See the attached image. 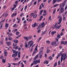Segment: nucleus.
<instances>
[{"instance_id":"obj_19","label":"nucleus","mask_w":67,"mask_h":67,"mask_svg":"<svg viewBox=\"0 0 67 67\" xmlns=\"http://www.w3.org/2000/svg\"><path fill=\"white\" fill-rule=\"evenodd\" d=\"M41 27V24H39L37 28V29H40Z\"/></svg>"},{"instance_id":"obj_36","label":"nucleus","mask_w":67,"mask_h":67,"mask_svg":"<svg viewBox=\"0 0 67 67\" xmlns=\"http://www.w3.org/2000/svg\"><path fill=\"white\" fill-rule=\"evenodd\" d=\"M67 44V41H65L64 42L63 44L64 45H66Z\"/></svg>"},{"instance_id":"obj_11","label":"nucleus","mask_w":67,"mask_h":67,"mask_svg":"<svg viewBox=\"0 0 67 67\" xmlns=\"http://www.w3.org/2000/svg\"><path fill=\"white\" fill-rule=\"evenodd\" d=\"M41 28H43V27H44V26H45V24L44 23V22H43L41 24Z\"/></svg>"},{"instance_id":"obj_61","label":"nucleus","mask_w":67,"mask_h":67,"mask_svg":"<svg viewBox=\"0 0 67 67\" xmlns=\"http://www.w3.org/2000/svg\"><path fill=\"white\" fill-rule=\"evenodd\" d=\"M51 45H52V46H54V42H53L52 43Z\"/></svg>"},{"instance_id":"obj_33","label":"nucleus","mask_w":67,"mask_h":67,"mask_svg":"<svg viewBox=\"0 0 67 67\" xmlns=\"http://www.w3.org/2000/svg\"><path fill=\"white\" fill-rule=\"evenodd\" d=\"M63 21H66V17H64L63 18Z\"/></svg>"},{"instance_id":"obj_47","label":"nucleus","mask_w":67,"mask_h":67,"mask_svg":"<svg viewBox=\"0 0 67 67\" xmlns=\"http://www.w3.org/2000/svg\"><path fill=\"white\" fill-rule=\"evenodd\" d=\"M42 6V7L43 8H44V4H43V3H42L41 4Z\"/></svg>"},{"instance_id":"obj_2","label":"nucleus","mask_w":67,"mask_h":67,"mask_svg":"<svg viewBox=\"0 0 67 67\" xmlns=\"http://www.w3.org/2000/svg\"><path fill=\"white\" fill-rule=\"evenodd\" d=\"M33 43H34V42L32 41V40H31L28 42V46H29L30 45L29 47V48L32 46L33 44Z\"/></svg>"},{"instance_id":"obj_15","label":"nucleus","mask_w":67,"mask_h":67,"mask_svg":"<svg viewBox=\"0 0 67 67\" xmlns=\"http://www.w3.org/2000/svg\"><path fill=\"white\" fill-rule=\"evenodd\" d=\"M24 38L25 40L26 41H28L29 40V38H28V37H27L26 36L24 37Z\"/></svg>"},{"instance_id":"obj_18","label":"nucleus","mask_w":67,"mask_h":67,"mask_svg":"<svg viewBox=\"0 0 67 67\" xmlns=\"http://www.w3.org/2000/svg\"><path fill=\"white\" fill-rule=\"evenodd\" d=\"M33 0H32L30 3V4L29 5V7H31L32 5L33 4Z\"/></svg>"},{"instance_id":"obj_45","label":"nucleus","mask_w":67,"mask_h":67,"mask_svg":"<svg viewBox=\"0 0 67 67\" xmlns=\"http://www.w3.org/2000/svg\"><path fill=\"white\" fill-rule=\"evenodd\" d=\"M18 47L19 46H17L16 47H15V49H17Z\"/></svg>"},{"instance_id":"obj_9","label":"nucleus","mask_w":67,"mask_h":67,"mask_svg":"<svg viewBox=\"0 0 67 67\" xmlns=\"http://www.w3.org/2000/svg\"><path fill=\"white\" fill-rule=\"evenodd\" d=\"M62 21V16L60 17L59 18V22H58V24H60V23H61Z\"/></svg>"},{"instance_id":"obj_38","label":"nucleus","mask_w":67,"mask_h":67,"mask_svg":"<svg viewBox=\"0 0 67 67\" xmlns=\"http://www.w3.org/2000/svg\"><path fill=\"white\" fill-rule=\"evenodd\" d=\"M57 62H55L54 65V67H56V66H57Z\"/></svg>"},{"instance_id":"obj_40","label":"nucleus","mask_w":67,"mask_h":67,"mask_svg":"<svg viewBox=\"0 0 67 67\" xmlns=\"http://www.w3.org/2000/svg\"><path fill=\"white\" fill-rule=\"evenodd\" d=\"M67 2V0H65V1H64V2H63V4H65Z\"/></svg>"},{"instance_id":"obj_16","label":"nucleus","mask_w":67,"mask_h":67,"mask_svg":"<svg viewBox=\"0 0 67 67\" xmlns=\"http://www.w3.org/2000/svg\"><path fill=\"white\" fill-rule=\"evenodd\" d=\"M38 46V45H37L36 46V47L35 48V49L34 51H36L37 52H38V51H37V46Z\"/></svg>"},{"instance_id":"obj_13","label":"nucleus","mask_w":67,"mask_h":67,"mask_svg":"<svg viewBox=\"0 0 67 67\" xmlns=\"http://www.w3.org/2000/svg\"><path fill=\"white\" fill-rule=\"evenodd\" d=\"M4 56H5V57H6V56H7V54H8V52H7V51L6 50L4 51Z\"/></svg>"},{"instance_id":"obj_30","label":"nucleus","mask_w":67,"mask_h":67,"mask_svg":"<svg viewBox=\"0 0 67 67\" xmlns=\"http://www.w3.org/2000/svg\"><path fill=\"white\" fill-rule=\"evenodd\" d=\"M33 17L34 18H36L37 17V15L36 14L35 15H34Z\"/></svg>"},{"instance_id":"obj_17","label":"nucleus","mask_w":67,"mask_h":67,"mask_svg":"<svg viewBox=\"0 0 67 67\" xmlns=\"http://www.w3.org/2000/svg\"><path fill=\"white\" fill-rule=\"evenodd\" d=\"M46 64H48V61L47 60L45 61L44 62V63L46 64Z\"/></svg>"},{"instance_id":"obj_52","label":"nucleus","mask_w":67,"mask_h":67,"mask_svg":"<svg viewBox=\"0 0 67 67\" xmlns=\"http://www.w3.org/2000/svg\"><path fill=\"white\" fill-rule=\"evenodd\" d=\"M32 21V19H30L28 21L29 22H31Z\"/></svg>"},{"instance_id":"obj_29","label":"nucleus","mask_w":67,"mask_h":67,"mask_svg":"<svg viewBox=\"0 0 67 67\" xmlns=\"http://www.w3.org/2000/svg\"><path fill=\"white\" fill-rule=\"evenodd\" d=\"M18 40H15V44H18Z\"/></svg>"},{"instance_id":"obj_32","label":"nucleus","mask_w":67,"mask_h":67,"mask_svg":"<svg viewBox=\"0 0 67 67\" xmlns=\"http://www.w3.org/2000/svg\"><path fill=\"white\" fill-rule=\"evenodd\" d=\"M37 53V52L36 51H35L33 52L32 54V56H33V55L34 54H35V53Z\"/></svg>"},{"instance_id":"obj_41","label":"nucleus","mask_w":67,"mask_h":67,"mask_svg":"<svg viewBox=\"0 0 67 67\" xmlns=\"http://www.w3.org/2000/svg\"><path fill=\"white\" fill-rule=\"evenodd\" d=\"M0 25H1V26H2L3 25V23L1 21L0 23Z\"/></svg>"},{"instance_id":"obj_3","label":"nucleus","mask_w":67,"mask_h":67,"mask_svg":"<svg viewBox=\"0 0 67 67\" xmlns=\"http://www.w3.org/2000/svg\"><path fill=\"white\" fill-rule=\"evenodd\" d=\"M62 53L63 52L61 51L59 53L60 56H61V57H62V58H64V57L66 58L67 57L66 53L63 54Z\"/></svg>"},{"instance_id":"obj_4","label":"nucleus","mask_w":67,"mask_h":67,"mask_svg":"<svg viewBox=\"0 0 67 67\" xmlns=\"http://www.w3.org/2000/svg\"><path fill=\"white\" fill-rule=\"evenodd\" d=\"M58 24V23H56L54 25V27L55 29H59V28H60V27H61V25H60L59 26L58 25H57Z\"/></svg>"},{"instance_id":"obj_39","label":"nucleus","mask_w":67,"mask_h":67,"mask_svg":"<svg viewBox=\"0 0 67 67\" xmlns=\"http://www.w3.org/2000/svg\"><path fill=\"white\" fill-rule=\"evenodd\" d=\"M19 34H20V32H19L18 31L16 32V34L17 35H18Z\"/></svg>"},{"instance_id":"obj_6","label":"nucleus","mask_w":67,"mask_h":67,"mask_svg":"<svg viewBox=\"0 0 67 67\" xmlns=\"http://www.w3.org/2000/svg\"><path fill=\"white\" fill-rule=\"evenodd\" d=\"M18 52H19L18 51H17L15 54H13L12 55V57H16V56L18 55Z\"/></svg>"},{"instance_id":"obj_24","label":"nucleus","mask_w":67,"mask_h":67,"mask_svg":"<svg viewBox=\"0 0 67 67\" xmlns=\"http://www.w3.org/2000/svg\"><path fill=\"white\" fill-rule=\"evenodd\" d=\"M32 38V35H30L29 36L28 39H29V40H30V39H31Z\"/></svg>"},{"instance_id":"obj_63","label":"nucleus","mask_w":67,"mask_h":67,"mask_svg":"<svg viewBox=\"0 0 67 67\" xmlns=\"http://www.w3.org/2000/svg\"><path fill=\"white\" fill-rule=\"evenodd\" d=\"M64 41H62V42H61V44H64Z\"/></svg>"},{"instance_id":"obj_54","label":"nucleus","mask_w":67,"mask_h":67,"mask_svg":"<svg viewBox=\"0 0 67 67\" xmlns=\"http://www.w3.org/2000/svg\"><path fill=\"white\" fill-rule=\"evenodd\" d=\"M39 54H37L36 56H35V58H37Z\"/></svg>"},{"instance_id":"obj_7","label":"nucleus","mask_w":67,"mask_h":67,"mask_svg":"<svg viewBox=\"0 0 67 67\" xmlns=\"http://www.w3.org/2000/svg\"><path fill=\"white\" fill-rule=\"evenodd\" d=\"M59 42H56V41H55L54 43V47H56V46H57V45H59Z\"/></svg>"},{"instance_id":"obj_43","label":"nucleus","mask_w":67,"mask_h":67,"mask_svg":"<svg viewBox=\"0 0 67 67\" xmlns=\"http://www.w3.org/2000/svg\"><path fill=\"white\" fill-rule=\"evenodd\" d=\"M21 64L22 65H21V67H24V64L22 62L21 63Z\"/></svg>"},{"instance_id":"obj_22","label":"nucleus","mask_w":67,"mask_h":67,"mask_svg":"<svg viewBox=\"0 0 67 67\" xmlns=\"http://www.w3.org/2000/svg\"><path fill=\"white\" fill-rule=\"evenodd\" d=\"M43 10L42 9L40 12V13L39 14V15H41L42 14V13H43Z\"/></svg>"},{"instance_id":"obj_51","label":"nucleus","mask_w":67,"mask_h":67,"mask_svg":"<svg viewBox=\"0 0 67 67\" xmlns=\"http://www.w3.org/2000/svg\"><path fill=\"white\" fill-rule=\"evenodd\" d=\"M24 24H25L26 23V20H25L23 22Z\"/></svg>"},{"instance_id":"obj_25","label":"nucleus","mask_w":67,"mask_h":67,"mask_svg":"<svg viewBox=\"0 0 67 67\" xmlns=\"http://www.w3.org/2000/svg\"><path fill=\"white\" fill-rule=\"evenodd\" d=\"M25 47H27L28 46V45H27V43H26V42L25 43Z\"/></svg>"},{"instance_id":"obj_27","label":"nucleus","mask_w":67,"mask_h":67,"mask_svg":"<svg viewBox=\"0 0 67 67\" xmlns=\"http://www.w3.org/2000/svg\"><path fill=\"white\" fill-rule=\"evenodd\" d=\"M42 38V37H40L38 39V40L37 42H40V41L41 40V39Z\"/></svg>"},{"instance_id":"obj_5","label":"nucleus","mask_w":67,"mask_h":67,"mask_svg":"<svg viewBox=\"0 0 67 67\" xmlns=\"http://www.w3.org/2000/svg\"><path fill=\"white\" fill-rule=\"evenodd\" d=\"M63 0H53L52 3L53 4H54L56 3V1L57 2H60V1H62Z\"/></svg>"},{"instance_id":"obj_59","label":"nucleus","mask_w":67,"mask_h":67,"mask_svg":"<svg viewBox=\"0 0 67 67\" xmlns=\"http://www.w3.org/2000/svg\"><path fill=\"white\" fill-rule=\"evenodd\" d=\"M14 13L12 15H11V17L13 18V16H14Z\"/></svg>"},{"instance_id":"obj_49","label":"nucleus","mask_w":67,"mask_h":67,"mask_svg":"<svg viewBox=\"0 0 67 67\" xmlns=\"http://www.w3.org/2000/svg\"><path fill=\"white\" fill-rule=\"evenodd\" d=\"M27 5H26L25 6V8L24 9V10H25L26 9H27Z\"/></svg>"},{"instance_id":"obj_46","label":"nucleus","mask_w":67,"mask_h":67,"mask_svg":"<svg viewBox=\"0 0 67 67\" xmlns=\"http://www.w3.org/2000/svg\"><path fill=\"white\" fill-rule=\"evenodd\" d=\"M34 13H32L30 15V16H32L34 14Z\"/></svg>"},{"instance_id":"obj_20","label":"nucleus","mask_w":67,"mask_h":67,"mask_svg":"<svg viewBox=\"0 0 67 67\" xmlns=\"http://www.w3.org/2000/svg\"><path fill=\"white\" fill-rule=\"evenodd\" d=\"M12 64L14 66H16L18 65V63H12Z\"/></svg>"},{"instance_id":"obj_55","label":"nucleus","mask_w":67,"mask_h":67,"mask_svg":"<svg viewBox=\"0 0 67 67\" xmlns=\"http://www.w3.org/2000/svg\"><path fill=\"white\" fill-rule=\"evenodd\" d=\"M42 55L41 54L39 56V58H42Z\"/></svg>"},{"instance_id":"obj_48","label":"nucleus","mask_w":67,"mask_h":67,"mask_svg":"<svg viewBox=\"0 0 67 67\" xmlns=\"http://www.w3.org/2000/svg\"><path fill=\"white\" fill-rule=\"evenodd\" d=\"M41 30H39L37 31V33H39L40 32V31H41Z\"/></svg>"},{"instance_id":"obj_62","label":"nucleus","mask_w":67,"mask_h":67,"mask_svg":"<svg viewBox=\"0 0 67 67\" xmlns=\"http://www.w3.org/2000/svg\"><path fill=\"white\" fill-rule=\"evenodd\" d=\"M20 19H19L18 20V21L17 23H19L20 21Z\"/></svg>"},{"instance_id":"obj_31","label":"nucleus","mask_w":67,"mask_h":67,"mask_svg":"<svg viewBox=\"0 0 67 67\" xmlns=\"http://www.w3.org/2000/svg\"><path fill=\"white\" fill-rule=\"evenodd\" d=\"M8 26H9V25H8V24L6 23L5 24V27H8Z\"/></svg>"},{"instance_id":"obj_58","label":"nucleus","mask_w":67,"mask_h":67,"mask_svg":"<svg viewBox=\"0 0 67 67\" xmlns=\"http://www.w3.org/2000/svg\"><path fill=\"white\" fill-rule=\"evenodd\" d=\"M60 60H59L58 62V65H60Z\"/></svg>"},{"instance_id":"obj_26","label":"nucleus","mask_w":67,"mask_h":67,"mask_svg":"<svg viewBox=\"0 0 67 67\" xmlns=\"http://www.w3.org/2000/svg\"><path fill=\"white\" fill-rule=\"evenodd\" d=\"M57 37L58 38H60V36L59 35V34H58L57 35Z\"/></svg>"},{"instance_id":"obj_12","label":"nucleus","mask_w":67,"mask_h":67,"mask_svg":"<svg viewBox=\"0 0 67 67\" xmlns=\"http://www.w3.org/2000/svg\"><path fill=\"white\" fill-rule=\"evenodd\" d=\"M66 57L65 58V57H64V58H63L62 57H61L60 63H62V60H63L64 61H65V60L66 59Z\"/></svg>"},{"instance_id":"obj_8","label":"nucleus","mask_w":67,"mask_h":67,"mask_svg":"<svg viewBox=\"0 0 67 67\" xmlns=\"http://www.w3.org/2000/svg\"><path fill=\"white\" fill-rule=\"evenodd\" d=\"M60 12L59 13V14H60L62 13V12H64V9L63 8H61L60 10Z\"/></svg>"},{"instance_id":"obj_64","label":"nucleus","mask_w":67,"mask_h":67,"mask_svg":"<svg viewBox=\"0 0 67 67\" xmlns=\"http://www.w3.org/2000/svg\"><path fill=\"white\" fill-rule=\"evenodd\" d=\"M0 43H1V44H3V42L2 41H1L0 42Z\"/></svg>"},{"instance_id":"obj_50","label":"nucleus","mask_w":67,"mask_h":67,"mask_svg":"<svg viewBox=\"0 0 67 67\" xmlns=\"http://www.w3.org/2000/svg\"><path fill=\"white\" fill-rule=\"evenodd\" d=\"M21 61L19 62L17 65L18 66H19V65H20V64L21 63Z\"/></svg>"},{"instance_id":"obj_37","label":"nucleus","mask_w":67,"mask_h":67,"mask_svg":"<svg viewBox=\"0 0 67 67\" xmlns=\"http://www.w3.org/2000/svg\"><path fill=\"white\" fill-rule=\"evenodd\" d=\"M17 4H15L14 5L13 7H14V8H15L16 7V6H17Z\"/></svg>"},{"instance_id":"obj_10","label":"nucleus","mask_w":67,"mask_h":67,"mask_svg":"<svg viewBox=\"0 0 67 67\" xmlns=\"http://www.w3.org/2000/svg\"><path fill=\"white\" fill-rule=\"evenodd\" d=\"M36 25L37 26L38 25L36 22H35L34 23V24H33L32 25V27H36Z\"/></svg>"},{"instance_id":"obj_35","label":"nucleus","mask_w":67,"mask_h":67,"mask_svg":"<svg viewBox=\"0 0 67 67\" xmlns=\"http://www.w3.org/2000/svg\"><path fill=\"white\" fill-rule=\"evenodd\" d=\"M50 52V50L49 49H48L46 52V53L47 54H48L49 52Z\"/></svg>"},{"instance_id":"obj_44","label":"nucleus","mask_w":67,"mask_h":67,"mask_svg":"<svg viewBox=\"0 0 67 67\" xmlns=\"http://www.w3.org/2000/svg\"><path fill=\"white\" fill-rule=\"evenodd\" d=\"M16 31H18V29H15L14 30V32H16Z\"/></svg>"},{"instance_id":"obj_28","label":"nucleus","mask_w":67,"mask_h":67,"mask_svg":"<svg viewBox=\"0 0 67 67\" xmlns=\"http://www.w3.org/2000/svg\"><path fill=\"white\" fill-rule=\"evenodd\" d=\"M46 43H47L48 44H49L50 43V41L49 40H47L46 41Z\"/></svg>"},{"instance_id":"obj_56","label":"nucleus","mask_w":67,"mask_h":67,"mask_svg":"<svg viewBox=\"0 0 67 67\" xmlns=\"http://www.w3.org/2000/svg\"><path fill=\"white\" fill-rule=\"evenodd\" d=\"M49 59H50V60H51V59H52V57H51V56H50V57H49Z\"/></svg>"},{"instance_id":"obj_34","label":"nucleus","mask_w":67,"mask_h":67,"mask_svg":"<svg viewBox=\"0 0 67 67\" xmlns=\"http://www.w3.org/2000/svg\"><path fill=\"white\" fill-rule=\"evenodd\" d=\"M59 5V4H55L54 5V7H57V6H58V5Z\"/></svg>"},{"instance_id":"obj_23","label":"nucleus","mask_w":67,"mask_h":67,"mask_svg":"<svg viewBox=\"0 0 67 67\" xmlns=\"http://www.w3.org/2000/svg\"><path fill=\"white\" fill-rule=\"evenodd\" d=\"M2 62L3 63H5L6 62V61L4 60V59H2Z\"/></svg>"},{"instance_id":"obj_53","label":"nucleus","mask_w":67,"mask_h":67,"mask_svg":"<svg viewBox=\"0 0 67 67\" xmlns=\"http://www.w3.org/2000/svg\"><path fill=\"white\" fill-rule=\"evenodd\" d=\"M55 40L56 41V42H58V39L57 38H55Z\"/></svg>"},{"instance_id":"obj_57","label":"nucleus","mask_w":67,"mask_h":67,"mask_svg":"<svg viewBox=\"0 0 67 67\" xmlns=\"http://www.w3.org/2000/svg\"><path fill=\"white\" fill-rule=\"evenodd\" d=\"M64 4V3H63V4H62L63 5H62V7H65V4Z\"/></svg>"},{"instance_id":"obj_42","label":"nucleus","mask_w":67,"mask_h":67,"mask_svg":"<svg viewBox=\"0 0 67 67\" xmlns=\"http://www.w3.org/2000/svg\"><path fill=\"white\" fill-rule=\"evenodd\" d=\"M12 39V37H9L8 38V40H9V41H11V39Z\"/></svg>"},{"instance_id":"obj_1","label":"nucleus","mask_w":67,"mask_h":67,"mask_svg":"<svg viewBox=\"0 0 67 67\" xmlns=\"http://www.w3.org/2000/svg\"><path fill=\"white\" fill-rule=\"evenodd\" d=\"M34 61L33 62V63H34V65H36L37 64L40 63V59L38 60H36V58H34Z\"/></svg>"},{"instance_id":"obj_60","label":"nucleus","mask_w":67,"mask_h":67,"mask_svg":"<svg viewBox=\"0 0 67 67\" xmlns=\"http://www.w3.org/2000/svg\"><path fill=\"white\" fill-rule=\"evenodd\" d=\"M63 32H62L61 33V34H60V36H63Z\"/></svg>"},{"instance_id":"obj_14","label":"nucleus","mask_w":67,"mask_h":67,"mask_svg":"<svg viewBox=\"0 0 67 67\" xmlns=\"http://www.w3.org/2000/svg\"><path fill=\"white\" fill-rule=\"evenodd\" d=\"M56 31H52L51 32V34H52V35H53L54 34H56Z\"/></svg>"},{"instance_id":"obj_21","label":"nucleus","mask_w":67,"mask_h":67,"mask_svg":"<svg viewBox=\"0 0 67 67\" xmlns=\"http://www.w3.org/2000/svg\"><path fill=\"white\" fill-rule=\"evenodd\" d=\"M56 9L55 8L54 9L53 12V14H55V13L56 12Z\"/></svg>"}]
</instances>
